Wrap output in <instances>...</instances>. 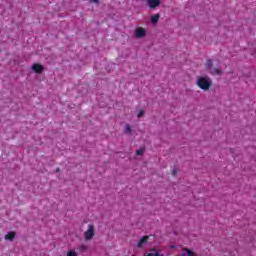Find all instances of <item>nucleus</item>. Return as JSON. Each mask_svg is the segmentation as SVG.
Returning <instances> with one entry per match:
<instances>
[{"mask_svg": "<svg viewBox=\"0 0 256 256\" xmlns=\"http://www.w3.org/2000/svg\"><path fill=\"white\" fill-rule=\"evenodd\" d=\"M213 82L209 76L198 77L196 85L200 87L203 91H209Z\"/></svg>", "mask_w": 256, "mask_h": 256, "instance_id": "1", "label": "nucleus"}, {"mask_svg": "<svg viewBox=\"0 0 256 256\" xmlns=\"http://www.w3.org/2000/svg\"><path fill=\"white\" fill-rule=\"evenodd\" d=\"M86 241H91L95 237V227L91 224L88 225L87 231L84 233Z\"/></svg>", "mask_w": 256, "mask_h": 256, "instance_id": "2", "label": "nucleus"}, {"mask_svg": "<svg viewBox=\"0 0 256 256\" xmlns=\"http://www.w3.org/2000/svg\"><path fill=\"white\" fill-rule=\"evenodd\" d=\"M147 3L150 9H156L161 5V0H147Z\"/></svg>", "mask_w": 256, "mask_h": 256, "instance_id": "3", "label": "nucleus"}, {"mask_svg": "<svg viewBox=\"0 0 256 256\" xmlns=\"http://www.w3.org/2000/svg\"><path fill=\"white\" fill-rule=\"evenodd\" d=\"M147 34V31H145V28H137L135 30V37L138 39L143 38Z\"/></svg>", "mask_w": 256, "mask_h": 256, "instance_id": "4", "label": "nucleus"}, {"mask_svg": "<svg viewBox=\"0 0 256 256\" xmlns=\"http://www.w3.org/2000/svg\"><path fill=\"white\" fill-rule=\"evenodd\" d=\"M44 69L45 68L43 67V65L39 63H35L34 65H32V71H34V73H43Z\"/></svg>", "mask_w": 256, "mask_h": 256, "instance_id": "5", "label": "nucleus"}, {"mask_svg": "<svg viewBox=\"0 0 256 256\" xmlns=\"http://www.w3.org/2000/svg\"><path fill=\"white\" fill-rule=\"evenodd\" d=\"M147 241H149V236H143L139 242L137 243V247L139 249H141V247H143V245H145V243H147Z\"/></svg>", "mask_w": 256, "mask_h": 256, "instance_id": "6", "label": "nucleus"}, {"mask_svg": "<svg viewBox=\"0 0 256 256\" xmlns=\"http://www.w3.org/2000/svg\"><path fill=\"white\" fill-rule=\"evenodd\" d=\"M17 234L15 233V232H13V231H11V232H8L5 236H4V239L6 240V241H13L14 239H15V236H16Z\"/></svg>", "mask_w": 256, "mask_h": 256, "instance_id": "7", "label": "nucleus"}, {"mask_svg": "<svg viewBox=\"0 0 256 256\" xmlns=\"http://www.w3.org/2000/svg\"><path fill=\"white\" fill-rule=\"evenodd\" d=\"M212 68H213V61L207 60L206 63L204 64V69H206V71H210Z\"/></svg>", "mask_w": 256, "mask_h": 256, "instance_id": "8", "label": "nucleus"}, {"mask_svg": "<svg viewBox=\"0 0 256 256\" xmlns=\"http://www.w3.org/2000/svg\"><path fill=\"white\" fill-rule=\"evenodd\" d=\"M132 132H133V129L131 128V125L126 124V125H125V128H124V133H125L126 135H131Z\"/></svg>", "mask_w": 256, "mask_h": 256, "instance_id": "9", "label": "nucleus"}, {"mask_svg": "<svg viewBox=\"0 0 256 256\" xmlns=\"http://www.w3.org/2000/svg\"><path fill=\"white\" fill-rule=\"evenodd\" d=\"M209 73L211 75H221V69H219V68H212L211 70H209Z\"/></svg>", "mask_w": 256, "mask_h": 256, "instance_id": "10", "label": "nucleus"}, {"mask_svg": "<svg viewBox=\"0 0 256 256\" xmlns=\"http://www.w3.org/2000/svg\"><path fill=\"white\" fill-rule=\"evenodd\" d=\"M159 17H161V15L159 14H155L151 17V22L152 23H158L159 22Z\"/></svg>", "mask_w": 256, "mask_h": 256, "instance_id": "11", "label": "nucleus"}, {"mask_svg": "<svg viewBox=\"0 0 256 256\" xmlns=\"http://www.w3.org/2000/svg\"><path fill=\"white\" fill-rule=\"evenodd\" d=\"M87 245L85 244H81L79 247H78V251H81L82 253H85V251H87Z\"/></svg>", "mask_w": 256, "mask_h": 256, "instance_id": "12", "label": "nucleus"}, {"mask_svg": "<svg viewBox=\"0 0 256 256\" xmlns=\"http://www.w3.org/2000/svg\"><path fill=\"white\" fill-rule=\"evenodd\" d=\"M145 153V148H140L139 150H136V155L141 156Z\"/></svg>", "mask_w": 256, "mask_h": 256, "instance_id": "13", "label": "nucleus"}, {"mask_svg": "<svg viewBox=\"0 0 256 256\" xmlns=\"http://www.w3.org/2000/svg\"><path fill=\"white\" fill-rule=\"evenodd\" d=\"M67 256H77V252L73 251V250H69L67 252Z\"/></svg>", "mask_w": 256, "mask_h": 256, "instance_id": "14", "label": "nucleus"}, {"mask_svg": "<svg viewBox=\"0 0 256 256\" xmlns=\"http://www.w3.org/2000/svg\"><path fill=\"white\" fill-rule=\"evenodd\" d=\"M144 115H145V111L140 110L139 113H138V115H137V117H138V118H141V117H143Z\"/></svg>", "mask_w": 256, "mask_h": 256, "instance_id": "15", "label": "nucleus"}, {"mask_svg": "<svg viewBox=\"0 0 256 256\" xmlns=\"http://www.w3.org/2000/svg\"><path fill=\"white\" fill-rule=\"evenodd\" d=\"M172 175L175 177V175H177V170H173Z\"/></svg>", "mask_w": 256, "mask_h": 256, "instance_id": "16", "label": "nucleus"}, {"mask_svg": "<svg viewBox=\"0 0 256 256\" xmlns=\"http://www.w3.org/2000/svg\"><path fill=\"white\" fill-rule=\"evenodd\" d=\"M154 255H155V253L150 252V253H148L146 256H154Z\"/></svg>", "mask_w": 256, "mask_h": 256, "instance_id": "17", "label": "nucleus"}, {"mask_svg": "<svg viewBox=\"0 0 256 256\" xmlns=\"http://www.w3.org/2000/svg\"><path fill=\"white\" fill-rule=\"evenodd\" d=\"M91 3H99V0H90Z\"/></svg>", "mask_w": 256, "mask_h": 256, "instance_id": "18", "label": "nucleus"}, {"mask_svg": "<svg viewBox=\"0 0 256 256\" xmlns=\"http://www.w3.org/2000/svg\"><path fill=\"white\" fill-rule=\"evenodd\" d=\"M154 256H161V255L159 254V252H155Z\"/></svg>", "mask_w": 256, "mask_h": 256, "instance_id": "19", "label": "nucleus"}, {"mask_svg": "<svg viewBox=\"0 0 256 256\" xmlns=\"http://www.w3.org/2000/svg\"><path fill=\"white\" fill-rule=\"evenodd\" d=\"M59 171H61V169L57 168V169H56V173H59Z\"/></svg>", "mask_w": 256, "mask_h": 256, "instance_id": "20", "label": "nucleus"}, {"mask_svg": "<svg viewBox=\"0 0 256 256\" xmlns=\"http://www.w3.org/2000/svg\"><path fill=\"white\" fill-rule=\"evenodd\" d=\"M172 247V249H175V246H171Z\"/></svg>", "mask_w": 256, "mask_h": 256, "instance_id": "21", "label": "nucleus"}, {"mask_svg": "<svg viewBox=\"0 0 256 256\" xmlns=\"http://www.w3.org/2000/svg\"><path fill=\"white\" fill-rule=\"evenodd\" d=\"M132 256H136V255H132Z\"/></svg>", "mask_w": 256, "mask_h": 256, "instance_id": "22", "label": "nucleus"}]
</instances>
